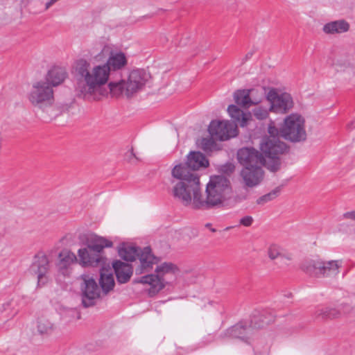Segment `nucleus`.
Listing matches in <instances>:
<instances>
[{"instance_id": "39", "label": "nucleus", "mask_w": 355, "mask_h": 355, "mask_svg": "<svg viewBox=\"0 0 355 355\" xmlns=\"http://www.w3.org/2000/svg\"><path fill=\"white\" fill-rule=\"evenodd\" d=\"M45 0H28L31 8L36 7L38 8V12L44 11V6Z\"/></svg>"}, {"instance_id": "25", "label": "nucleus", "mask_w": 355, "mask_h": 355, "mask_svg": "<svg viewBox=\"0 0 355 355\" xmlns=\"http://www.w3.org/2000/svg\"><path fill=\"white\" fill-rule=\"evenodd\" d=\"M227 112L230 116L234 120V123L241 127H245L252 119V114L250 112H244L235 105H230L227 107Z\"/></svg>"}, {"instance_id": "19", "label": "nucleus", "mask_w": 355, "mask_h": 355, "mask_svg": "<svg viewBox=\"0 0 355 355\" xmlns=\"http://www.w3.org/2000/svg\"><path fill=\"white\" fill-rule=\"evenodd\" d=\"M134 283L144 285L145 291L150 297L157 295L166 286L155 274H149L135 278Z\"/></svg>"}, {"instance_id": "2", "label": "nucleus", "mask_w": 355, "mask_h": 355, "mask_svg": "<svg viewBox=\"0 0 355 355\" xmlns=\"http://www.w3.org/2000/svg\"><path fill=\"white\" fill-rule=\"evenodd\" d=\"M150 78V75L144 69H133L126 79L112 81L108 84L110 93L114 96L123 94L128 98L141 91Z\"/></svg>"}, {"instance_id": "18", "label": "nucleus", "mask_w": 355, "mask_h": 355, "mask_svg": "<svg viewBox=\"0 0 355 355\" xmlns=\"http://www.w3.org/2000/svg\"><path fill=\"white\" fill-rule=\"evenodd\" d=\"M155 271L165 286L175 282L180 273L178 267L171 262H164L157 265Z\"/></svg>"}, {"instance_id": "28", "label": "nucleus", "mask_w": 355, "mask_h": 355, "mask_svg": "<svg viewBox=\"0 0 355 355\" xmlns=\"http://www.w3.org/2000/svg\"><path fill=\"white\" fill-rule=\"evenodd\" d=\"M349 29V23L343 19L327 23L322 27L323 32L328 35L344 33L347 32Z\"/></svg>"}, {"instance_id": "40", "label": "nucleus", "mask_w": 355, "mask_h": 355, "mask_svg": "<svg viewBox=\"0 0 355 355\" xmlns=\"http://www.w3.org/2000/svg\"><path fill=\"white\" fill-rule=\"evenodd\" d=\"M253 218L250 216H245L240 219L239 223L245 227H250L253 223Z\"/></svg>"}, {"instance_id": "41", "label": "nucleus", "mask_w": 355, "mask_h": 355, "mask_svg": "<svg viewBox=\"0 0 355 355\" xmlns=\"http://www.w3.org/2000/svg\"><path fill=\"white\" fill-rule=\"evenodd\" d=\"M343 218L355 220V211H347L343 214Z\"/></svg>"}, {"instance_id": "32", "label": "nucleus", "mask_w": 355, "mask_h": 355, "mask_svg": "<svg viewBox=\"0 0 355 355\" xmlns=\"http://www.w3.org/2000/svg\"><path fill=\"white\" fill-rule=\"evenodd\" d=\"M140 250V248L135 246L123 244L119 249V254L123 259L127 261H134L136 257H138Z\"/></svg>"}, {"instance_id": "26", "label": "nucleus", "mask_w": 355, "mask_h": 355, "mask_svg": "<svg viewBox=\"0 0 355 355\" xmlns=\"http://www.w3.org/2000/svg\"><path fill=\"white\" fill-rule=\"evenodd\" d=\"M58 258L59 261L57 263V267L59 272L64 275H67L69 267L78 261L76 254L66 249L59 253Z\"/></svg>"}, {"instance_id": "17", "label": "nucleus", "mask_w": 355, "mask_h": 355, "mask_svg": "<svg viewBox=\"0 0 355 355\" xmlns=\"http://www.w3.org/2000/svg\"><path fill=\"white\" fill-rule=\"evenodd\" d=\"M25 306L23 297L14 294L4 302L0 303V315L8 319L15 317L19 309Z\"/></svg>"}, {"instance_id": "13", "label": "nucleus", "mask_w": 355, "mask_h": 355, "mask_svg": "<svg viewBox=\"0 0 355 355\" xmlns=\"http://www.w3.org/2000/svg\"><path fill=\"white\" fill-rule=\"evenodd\" d=\"M208 130L212 137L220 141L227 140L238 134L236 125L230 121H212Z\"/></svg>"}, {"instance_id": "5", "label": "nucleus", "mask_w": 355, "mask_h": 355, "mask_svg": "<svg viewBox=\"0 0 355 355\" xmlns=\"http://www.w3.org/2000/svg\"><path fill=\"white\" fill-rule=\"evenodd\" d=\"M171 184L172 194L175 199L186 207L200 209V205H198L200 198V180H192L188 182L171 180Z\"/></svg>"}, {"instance_id": "11", "label": "nucleus", "mask_w": 355, "mask_h": 355, "mask_svg": "<svg viewBox=\"0 0 355 355\" xmlns=\"http://www.w3.org/2000/svg\"><path fill=\"white\" fill-rule=\"evenodd\" d=\"M80 279L82 280L80 284L82 303L85 307L92 306L100 297V288L94 277L89 275H82Z\"/></svg>"}, {"instance_id": "4", "label": "nucleus", "mask_w": 355, "mask_h": 355, "mask_svg": "<svg viewBox=\"0 0 355 355\" xmlns=\"http://www.w3.org/2000/svg\"><path fill=\"white\" fill-rule=\"evenodd\" d=\"M268 132L269 135L263 138L260 149L266 157L272 161V165L269 166L270 171H276L280 164L279 156L286 152L287 146L279 140V130L273 121L268 125Z\"/></svg>"}, {"instance_id": "30", "label": "nucleus", "mask_w": 355, "mask_h": 355, "mask_svg": "<svg viewBox=\"0 0 355 355\" xmlns=\"http://www.w3.org/2000/svg\"><path fill=\"white\" fill-rule=\"evenodd\" d=\"M186 163L193 172L200 168L207 167L209 165V162L205 156L200 152H191L187 156Z\"/></svg>"}, {"instance_id": "31", "label": "nucleus", "mask_w": 355, "mask_h": 355, "mask_svg": "<svg viewBox=\"0 0 355 355\" xmlns=\"http://www.w3.org/2000/svg\"><path fill=\"white\" fill-rule=\"evenodd\" d=\"M100 285L105 293L112 290L114 286V279L111 268H102L100 272Z\"/></svg>"}, {"instance_id": "12", "label": "nucleus", "mask_w": 355, "mask_h": 355, "mask_svg": "<svg viewBox=\"0 0 355 355\" xmlns=\"http://www.w3.org/2000/svg\"><path fill=\"white\" fill-rule=\"evenodd\" d=\"M342 265V260L317 259L313 261L311 264L307 267L306 272H313L315 275L322 277H335L339 273V269Z\"/></svg>"}, {"instance_id": "10", "label": "nucleus", "mask_w": 355, "mask_h": 355, "mask_svg": "<svg viewBox=\"0 0 355 355\" xmlns=\"http://www.w3.org/2000/svg\"><path fill=\"white\" fill-rule=\"evenodd\" d=\"M239 162L245 167L266 166L269 170V166L272 165L271 159L266 157L261 152L260 153L252 148H243L237 153Z\"/></svg>"}, {"instance_id": "27", "label": "nucleus", "mask_w": 355, "mask_h": 355, "mask_svg": "<svg viewBox=\"0 0 355 355\" xmlns=\"http://www.w3.org/2000/svg\"><path fill=\"white\" fill-rule=\"evenodd\" d=\"M113 268L115 272L116 279L121 284H124L128 282L133 272L132 267L130 264L123 263L121 261H116L114 262Z\"/></svg>"}, {"instance_id": "42", "label": "nucleus", "mask_w": 355, "mask_h": 355, "mask_svg": "<svg viewBox=\"0 0 355 355\" xmlns=\"http://www.w3.org/2000/svg\"><path fill=\"white\" fill-rule=\"evenodd\" d=\"M226 167L228 168V171H230V172H232L234 169V166L232 164H227Z\"/></svg>"}, {"instance_id": "9", "label": "nucleus", "mask_w": 355, "mask_h": 355, "mask_svg": "<svg viewBox=\"0 0 355 355\" xmlns=\"http://www.w3.org/2000/svg\"><path fill=\"white\" fill-rule=\"evenodd\" d=\"M266 98L270 103L269 110L276 114H286L293 107L294 103L291 95L277 89H270L266 94Z\"/></svg>"}, {"instance_id": "44", "label": "nucleus", "mask_w": 355, "mask_h": 355, "mask_svg": "<svg viewBox=\"0 0 355 355\" xmlns=\"http://www.w3.org/2000/svg\"><path fill=\"white\" fill-rule=\"evenodd\" d=\"M352 128H355V125H353V123H352Z\"/></svg>"}, {"instance_id": "21", "label": "nucleus", "mask_w": 355, "mask_h": 355, "mask_svg": "<svg viewBox=\"0 0 355 355\" xmlns=\"http://www.w3.org/2000/svg\"><path fill=\"white\" fill-rule=\"evenodd\" d=\"M353 311V307L347 303H342L336 308L320 307L315 314L317 317L322 318H337L349 315Z\"/></svg>"}, {"instance_id": "3", "label": "nucleus", "mask_w": 355, "mask_h": 355, "mask_svg": "<svg viewBox=\"0 0 355 355\" xmlns=\"http://www.w3.org/2000/svg\"><path fill=\"white\" fill-rule=\"evenodd\" d=\"M231 191L229 180L223 175H216L210 178L206 187V199L200 192V209H207L221 205L226 200Z\"/></svg>"}, {"instance_id": "8", "label": "nucleus", "mask_w": 355, "mask_h": 355, "mask_svg": "<svg viewBox=\"0 0 355 355\" xmlns=\"http://www.w3.org/2000/svg\"><path fill=\"white\" fill-rule=\"evenodd\" d=\"M28 99L33 105L39 107L51 104L53 101V89L47 82L40 80L33 84Z\"/></svg>"}, {"instance_id": "7", "label": "nucleus", "mask_w": 355, "mask_h": 355, "mask_svg": "<svg viewBox=\"0 0 355 355\" xmlns=\"http://www.w3.org/2000/svg\"><path fill=\"white\" fill-rule=\"evenodd\" d=\"M304 123V119L300 114H291L284 121L280 130L281 135L293 142L304 141L306 138Z\"/></svg>"}, {"instance_id": "15", "label": "nucleus", "mask_w": 355, "mask_h": 355, "mask_svg": "<svg viewBox=\"0 0 355 355\" xmlns=\"http://www.w3.org/2000/svg\"><path fill=\"white\" fill-rule=\"evenodd\" d=\"M30 270L37 275L38 285H44L49 279V258L45 254H37L34 257Z\"/></svg>"}, {"instance_id": "34", "label": "nucleus", "mask_w": 355, "mask_h": 355, "mask_svg": "<svg viewBox=\"0 0 355 355\" xmlns=\"http://www.w3.org/2000/svg\"><path fill=\"white\" fill-rule=\"evenodd\" d=\"M52 329L51 322L46 318H40L37 320L38 331L43 334H48Z\"/></svg>"}, {"instance_id": "23", "label": "nucleus", "mask_w": 355, "mask_h": 355, "mask_svg": "<svg viewBox=\"0 0 355 355\" xmlns=\"http://www.w3.org/2000/svg\"><path fill=\"white\" fill-rule=\"evenodd\" d=\"M78 256L79 263L83 266H98L105 259L101 254L91 251L87 246L78 250Z\"/></svg>"}, {"instance_id": "20", "label": "nucleus", "mask_w": 355, "mask_h": 355, "mask_svg": "<svg viewBox=\"0 0 355 355\" xmlns=\"http://www.w3.org/2000/svg\"><path fill=\"white\" fill-rule=\"evenodd\" d=\"M139 266L136 268L137 274H142L150 271L155 265H157L159 259L155 257L150 247H146L139 250L138 254Z\"/></svg>"}, {"instance_id": "33", "label": "nucleus", "mask_w": 355, "mask_h": 355, "mask_svg": "<svg viewBox=\"0 0 355 355\" xmlns=\"http://www.w3.org/2000/svg\"><path fill=\"white\" fill-rule=\"evenodd\" d=\"M280 193V189L279 187L273 189L270 192L261 196L257 200V203L259 205H264L268 202H270L276 198Z\"/></svg>"}, {"instance_id": "22", "label": "nucleus", "mask_w": 355, "mask_h": 355, "mask_svg": "<svg viewBox=\"0 0 355 355\" xmlns=\"http://www.w3.org/2000/svg\"><path fill=\"white\" fill-rule=\"evenodd\" d=\"M245 185L254 187L259 185L263 179L264 173L262 166L245 167L241 171Z\"/></svg>"}, {"instance_id": "14", "label": "nucleus", "mask_w": 355, "mask_h": 355, "mask_svg": "<svg viewBox=\"0 0 355 355\" xmlns=\"http://www.w3.org/2000/svg\"><path fill=\"white\" fill-rule=\"evenodd\" d=\"M261 88H252L250 89H239L234 94V99L236 104L249 107L251 105L259 104L263 98Z\"/></svg>"}, {"instance_id": "36", "label": "nucleus", "mask_w": 355, "mask_h": 355, "mask_svg": "<svg viewBox=\"0 0 355 355\" xmlns=\"http://www.w3.org/2000/svg\"><path fill=\"white\" fill-rule=\"evenodd\" d=\"M269 110L265 107L259 106L252 110L253 115L259 120L266 119L269 115Z\"/></svg>"}, {"instance_id": "1", "label": "nucleus", "mask_w": 355, "mask_h": 355, "mask_svg": "<svg viewBox=\"0 0 355 355\" xmlns=\"http://www.w3.org/2000/svg\"><path fill=\"white\" fill-rule=\"evenodd\" d=\"M128 64L126 55L121 51H112L107 62L92 65L85 59L75 63L76 89L87 101H99L105 94L103 87L107 83L111 71H118Z\"/></svg>"}, {"instance_id": "29", "label": "nucleus", "mask_w": 355, "mask_h": 355, "mask_svg": "<svg viewBox=\"0 0 355 355\" xmlns=\"http://www.w3.org/2000/svg\"><path fill=\"white\" fill-rule=\"evenodd\" d=\"M66 76L67 73L64 69L60 67H53L48 71L43 80L47 82L48 85L53 89V87L61 84L64 80Z\"/></svg>"}, {"instance_id": "38", "label": "nucleus", "mask_w": 355, "mask_h": 355, "mask_svg": "<svg viewBox=\"0 0 355 355\" xmlns=\"http://www.w3.org/2000/svg\"><path fill=\"white\" fill-rule=\"evenodd\" d=\"M291 261V255L284 251L278 259L275 261V264L278 265L279 268H285L290 265Z\"/></svg>"}, {"instance_id": "16", "label": "nucleus", "mask_w": 355, "mask_h": 355, "mask_svg": "<svg viewBox=\"0 0 355 355\" xmlns=\"http://www.w3.org/2000/svg\"><path fill=\"white\" fill-rule=\"evenodd\" d=\"M82 244L87 246L91 251L101 254L106 248H112L113 243L108 239L94 233H86L80 236Z\"/></svg>"}, {"instance_id": "6", "label": "nucleus", "mask_w": 355, "mask_h": 355, "mask_svg": "<svg viewBox=\"0 0 355 355\" xmlns=\"http://www.w3.org/2000/svg\"><path fill=\"white\" fill-rule=\"evenodd\" d=\"M271 320L266 319L263 315H254L250 323L240 322L227 330V336L239 338L246 343L254 335L256 330L265 327Z\"/></svg>"}, {"instance_id": "37", "label": "nucleus", "mask_w": 355, "mask_h": 355, "mask_svg": "<svg viewBox=\"0 0 355 355\" xmlns=\"http://www.w3.org/2000/svg\"><path fill=\"white\" fill-rule=\"evenodd\" d=\"M198 145L205 152H209L214 148L215 142L211 137L202 138L198 143Z\"/></svg>"}, {"instance_id": "35", "label": "nucleus", "mask_w": 355, "mask_h": 355, "mask_svg": "<svg viewBox=\"0 0 355 355\" xmlns=\"http://www.w3.org/2000/svg\"><path fill=\"white\" fill-rule=\"evenodd\" d=\"M284 250L275 244L270 245L268 248V255L271 260L277 261L283 253Z\"/></svg>"}, {"instance_id": "24", "label": "nucleus", "mask_w": 355, "mask_h": 355, "mask_svg": "<svg viewBox=\"0 0 355 355\" xmlns=\"http://www.w3.org/2000/svg\"><path fill=\"white\" fill-rule=\"evenodd\" d=\"M173 180L176 182H191L192 180H200L196 173L188 167L187 163L175 165L171 171Z\"/></svg>"}, {"instance_id": "43", "label": "nucleus", "mask_w": 355, "mask_h": 355, "mask_svg": "<svg viewBox=\"0 0 355 355\" xmlns=\"http://www.w3.org/2000/svg\"><path fill=\"white\" fill-rule=\"evenodd\" d=\"M258 95H259V92L258 94H254V96H257Z\"/></svg>"}]
</instances>
